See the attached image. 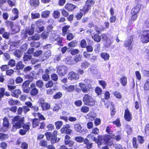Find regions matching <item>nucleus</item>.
<instances>
[{
	"label": "nucleus",
	"mask_w": 149,
	"mask_h": 149,
	"mask_svg": "<svg viewBox=\"0 0 149 149\" xmlns=\"http://www.w3.org/2000/svg\"><path fill=\"white\" fill-rule=\"evenodd\" d=\"M24 118H21L18 122H16L13 125L12 131L14 132L17 129L22 127L23 129H20L19 131V133L22 135L25 134L30 130L31 124L30 122L24 123Z\"/></svg>",
	"instance_id": "nucleus-1"
},
{
	"label": "nucleus",
	"mask_w": 149,
	"mask_h": 149,
	"mask_svg": "<svg viewBox=\"0 0 149 149\" xmlns=\"http://www.w3.org/2000/svg\"><path fill=\"white\" fill-rule=\"evenodd\" d=\"M70 26V25H67L63 26L61 29V35L63 37H66L67 40L70 41L72 40L74 37L73 33H70L69 29Z\"/></svg>",
	"instance_id": "nucleus-2"
},
{
	"label": "nucleus",
	"mask_w": 149,
	"mask_h": 149,
	"mask_svg": "<svg viewBox=\"0 0 149 149\" xmlns=\"http://www.w3.org/2000/svg\"><path fill=\"white\" fill-rule=\"evenodd\" d=\"M140 8L141 6L138 4L132 8L130 13L131 16L129 21L130 22H133L137 19Z\"/></svg>",
	"instance_id": "nucleus-3"
},
{
	"label": "nucleus",
	"mask_w": 149,
	"mask_h": 149,
	"mask_svg": "<svg viewBox=\"0 0 149 149\" xmlns=\"http://www.w3.org/2000/svg\"><path fill=\"white\" fill-rule=\"evenodd\" d=\"M75 140L79 143L84 142V143L86 145V147L87 149H90L92 147V143H89V140L86 138L84 139L81 136H77L74 138Z\"/></svg>",
	"instance_id": "nucleus-4"
},
{
	"label": "nucleus",
	"mask_w": 149,
	"mask_h": 149,
	"mask_svg": "<svg viewBox=\"0 0 149 149\" xmlns=\"http://www.w3.org/2000/svg\"><path fill=\"white\" fill-rule=\"evenodd\" d=\"M140 40L143 43L149 42V30H143L141 32Z\"/></svg>",
	"instance_id": "nucleus-5"
},
{
	"label": "nucleus",
	"mask_w": 149,
	"mask_h": 149,
	"mask_svg": "<svg viewBox=\"0 0 149 149\" xmlns=\"http://www.w3.org/2000/svg\"><path fill=\"white\" fill-rule=\"evenodd\" d=\"M93 2V0H87L85 5L82 9H80V11L84 15H85L88 11Z\"/></svg>",
	"instance_id": "nucleus-6"
},
{
	"label": "nucleus",
	"mask_w": 149,
	"mask_h": 149,
	"mask_svg": "<svg viewBox=\"0 0 149 149\" xmlns=\"http://www.w3.org/2000/svg\"><path fill=\"white\" fill-rule=\"evenodd\" d=\"M134 36H130L128 39L125 40L124 43V46L127 48L129 50H131L132 49V42L133 41Z\"/></svg>",
	"instance_id": "nucleus-7"
},
{
	"label": "nucleus",
	"mask_w": 149,
	"mask_h": 149,
	"mask_svg": "<svg viewBox=\"0 0 149 149\" xmlns=\"http://www.w3.org/2000/svg\"><path fill=\"white\" fill-rule=\"evenodd\" d=\"M79 86L83 93H87L90 91L91 88V84H88L86 85L82 82H80L79 84Z\"/></svg>",
	"instance_id": "nucleus-8"
},
{
	"label": "nucleus",
	"mask_w": 149,
	"mask_h": 149,
	"mask_svg": "<svg viewBox=\"0 0 149 149\" xmlns=\"http://www.w3.org/2000/svg\"><path fill=\"white\" fill-rule=\"evenodd\" d=\"M70 139V136L68 134H66L64 139V143L65 145H68L70 147H72L74 144V142Z\"/></svg>",
	"instance_id": "nucleus-9"
},
{
	"label": "nucleus",
	"mask_w": 149,
	"mask_h": 149,
	"mask_svg": "<svg viewBox=\"0 0 149 149\" xmlns=\"http://www.w3.org/2000/svg\"><path fill=\"white\" fill-rule=\"evenodd\" d=\"M70 126L68 124H66L63 125L61 129V133H65L67 134L70 135L72 130L70 129Z\"/></svg>",
	"instance_id": "nucleus-10"
},
{
	"label": "nucleus",
	"mask_w": 149,
	"mask_h": 149,
	"mask_svg": "<svg viewBox=\"0 0 149 149\" xmlns=\"http://www.w3.org/2000/svg\"><path fill=\"white\" fill-rule=\"evenodd\" d=\"M23 61L24 62L27 61L31 60L32 64H35L39 61L36 58H32V56L30 54H25L23 57Z\"/></svg>",
	"instance_id": "nucleus-11"
},
{
	"label": "nucleus",
	"mask_w": 149,
	"mask_h": 149,
	"mask_svg": "<svg viewBox=\"0 0 149 149\" xmlns=\"http://www.w3.org/2000/svg\"><path fill=\"white\" fill-rule=\"evenodd\" d=\"M124 117L125 120L128 122L131 121L132 119V114L128 108H126L125 110Z\"/></svg>",
	"instance_id": "nucleus-12"
},
{
	"label": "nucleus",
	"mask_w": 149,
	"mask_h": 149,
	"mask_svg": "<svg viewBox=\"0 0 149 149\" xmlns=\"http://www.w3.org/2000/svg\"><path fill=\"white\" fill-rule=\"evenodd\" d=\"M112 137L109 135L107 134L103 136V143L105 144H107L111 146L113 143L112 141H111Z\"/></svg>",
	"instance_id": "nucleus-13"
},
{
	"label": "nucleus",
	"mask_w": 149,
	"mask_h": 149,
	"mask_svg": "<svg viewBox=\"0 0 149 149\" xmlns=\"http://www.w3.org/2000/svg\"><path fill=\"white\" fill-rule=\"evenodd\" d=\"M67 71L66 67L64 66H60L57 69V72L61 76H64Z\"/></svg>",
	"instance_id": "nucleus-14"
},
{
	"label": "nucleus",
	"mask_w": 149,
	"mask_h": 149,
	"mask_svg": "<svg viewBox=\"0 0 149 149\" xmlns=\"http://www.w3.org/2000/svg\"><path fill=\"white\" fill-rule=\"evenodd\" d=\"M68 77L70 80H77L79 78V75L78 74L73 71H70L69 73Z\"/></svg>",
	"instance_id": "nucleus-15"
},
{
	"label": "nucleus",
	"mask_w": 149,
	"mask_h": 149,
	"mask_svg": "<svg viewBox=\"0 0 149 149\" xmlns=\"http://www.w3.org/2000/svg\"><path fill=\"white\" fill-rule=\"evenodd\" d=\"M31 90L30 91V94L33 96L36 95L38 93V90L36 88L35 84L34 83H32L30 85Z\"/></svg>",
	"instance_id": "nucleus-16"
},
{
	"label": "nucleus",
	"mask_w": 149,
	"mask_h": 149,
	"mask_svg": "<svg viewBox=\"0 0 149 149\" xmlns=\"http://www.w3.org/2000/svg\"><path fill=\"white\" fill-rule=\"evenodd\" d=\"M6 89L3 87L0 88V101L4 95L8 97L10 96V94L8 91H5Z\"/></svg>",
	"instance_id": "nucleus-17"
},
{
	"label": "nucleus",
	"mask_w": 149,
	"mask_h": 149,
	"mask_svg": "<svg viewBox=\"0 0 149 149\" xmlns=\"http://www.w3.org/2000/svg\"><path fill=\"white\" fill-rule=\"evenodd\" d=\"M44 100L41 99L40 100V103L41 104L43 110H46L49 109L50 108V104L47 102H44Z\"/></svg>",
	"instance_id": "nucleus-18"
},
{
	"label": "nucleus",
	"mask_w": 149,
	"mask_h": 149,
	"mask_svg": "<svg viewBox=\"0 0 149 149\" xmlns=\"http://www.w3.org/2000/svg\"><path fill=\"white\" fill-rule=\"evenodd\" d=\"M83 101L85 104L89 105V103L92 102V98L88 94H85L83 98Z\"/></svg>",
	"instance_id": "nucleus-19"
},
{
	"label": "nucleus",
	"mask_w": 149,
	"mask_h": 149,
	"mask_svg": "<svg viewBox=\"0 0 149 149\" xmlns=\"http://www.w3.org/2000/svg\"><path fill=\"white\" fill-rule=\"evenodd\" d=\"M13 13L15 15V16H12L11 18V19L14 21L19 17V12L18 10L16 8H13L12 10Z\"/></svg>",
	"instance_id": "nucleus-20"
},
{
	"label": "nucleus",
	"mask_w": 149,
	"mask_h": 149,
	"mask_svg": "<svg viewBox=\"0 0 149 149\" xmlns=\"http://www.w3.org/2000/svg\"><path fill=\"white\" fill-rule=\"evenodd\" d=\"M76 7V6L71 3H67L65 6V8L68 11H72Z\"/></svg>",
	"instance_id": "nucleus-21"
},
{
	"label": "nucleus",
	"mask_w": 149,
	"mask_h": 149,
	"mask_svg": "<svg viewBox=\"0 0 149 149\" xmlns=\"http://www.w3.org/2000/svg\"><path fill=\"white\" fill-rule=\"evenodd\" d=\"M57 134V131L55 130L53 132V135L50 140L52 144H54L56 142Z\"/></svg>",
	"instance_id": "nucleus-22"
},
{
	"label": "nucleus",
	"mask_w": 149,
	"mask_h": 149,
	"mask_svg": "<svg viewBox=\"0 0 149 149\" xmlns=\"http://www.w3.org/2000/svg\"><path fill=\"white\" fill-rule=\"evenodd\" d=\"M94 141L96 143L98 146L101 145L103 143V136L99 135L98 136L97 139L94 137Z\"/></svg>",
	"instance_id": "nucleus-23"
},
{
	"label": "nucleus",
	"mask_w": 149,
	"mask_h": 149,
	"mask_svg": "<svg viewBox=\"0 0 149 149\" xmlns=\"http://www.w3.org/2000/svg\"><path fill=\"white\" fill-rule=\"evenodd\" d=\"M63 38L61 37L59 35H58L57 38H54V41H57V44L60 46H63Z\"/></svg>",
	"instance_id": "nucleus-24"
},
{
	"label": "nucleus",
	"mask_w": 149,
	"mask_h": 149,
	"mask_svg": "<svg viewBox=\"0 0 149 149\" xmlns=\"http://www.w3.org/2000/svg\"><path fill=\"white\" fill-rule=\"evenodd\" d=\"M21 93V91L19 89H16L14 90L12 93L11 95L12 96L18 98Z\"/></svg>",
	"instance_id": "nucleus-25"
},
{
	"label": "nucleus",
	"mask_w": 149,
	"mask_h": 149,
	"mask_svg": "<svg viewBox=\"0 0 149 149\" xmlns=\"http://www.w3.org/2000/svg\"><path fill=\"white\" fill-rule=\"evenodd\" d=\"M51 55V54L50 51H47L45 52L42 57V60L44 61L45 60L48 59Z\"/></svg>",
	"instance_id": "nucleus-26"
},
{
	"label": "nucleus",
	"mask_w": 149,
	"mask_h": 149,
	"mask_svg": "<svg viewBox=\"0 0 149 149\" xmlns=\"http://www.w3.org/2000/svg\"><path fill=\"white\" fill-rule=\"evenodd\" d=\"M35 28V24H32L31 25V28L29 30L26 31L25 32L26 33L28 34L29 35H32L34 33Z\"/></svg>",
	"instance_id": "nucleus-27"
},
{
	"label": "nucleus",
	"mask_w": 149,
	"mask_h": 149,
	"mask_svg": "<svg viewBox=\"0 0 149 149\" xmlns=\"http://www.w3.org/2000/svg\"><path fill=\"white\" fill-rule=\"evenodd\" d=\"M24 65L22 61H18L16 64V69L17 70H22L24 68Z\"/></svg>",
	"instance_id": "nucleus-28"
},
{
	"label": "nucleus",
	"mask_w": 149,
	"mask_h": 149,
	"mask_svg": "<svg viewBox=\"0 0 149 149\" xmlns=\"http://www.w3.org/2000/svg\"><path fill=\"white\" fill-rule=\"evenodd\" d=\"M64 89L67 92H72L75 89V86L74 85H71L68 86H64Z\"/></svg>",
	"instance_id": "nucleus-29"
},
{
	"label": "nucleus",
	"mask_w": 149,
	"mask_h": 149,
	"mask_svg": "<svg viewBox=\"0 0 149 149\" xmlns=\"http://www.w3.org/2000/svg\"><path fill=\"white\" fill-rule=\"evenodd\" d=\"M29 3L31 6L36 7L39 4V0H30Z\"/></svg>",
	"instance_id": "nucleus-30"
},
{
	"label": "nucleus",
	"mask_w": 149,
	"mask_h": 149,
	"mask_svg": "<svg viewBox=\"0 0 149 149\" xmlns=\"http://www.w3.org/2000/svg\"><path fill=\"white\" fill-rule=\"evenodd\" d=\"M40 121L38 118H35L32 120V125L33 128H35L39 125Z\"/></svg>",
	"instance_id": "nucleus-31"
},
{
	"label": "nucleus",
	"mask_w": 149,
	"mask_h": 149,
	"mask_svg": "<svg viewBox=\"0 0 149 149\" xmlns=\"http://www.w3.org/2000/svg\"><path fill=\"white\" fill-rule=\"evenodd\" d=\"M120 82L122 86H125L127 84V78L125 76H123L120 79Z\"/></svg>",
	"instance_id": "nucleus-32"
},
{
	"label": "nucleus",
	"mask_w": 149,
	"mask_h": 149,
	"mask_svg": "<svg viewBox=\"0 0 149 149\" xmlns=\"http://www.w3.org/2000/svg\"><path fill=\"white\" fill-rule=\"evenodd\" d=\"M3 127L8 128L9 126V123L8 118L5 117L3 119Z\"/></svg>",
	"instance_id": "nucleus-33"
},
{
	"label": "nucleus",
	"mask_w": 149,
	"mask_h": 149,
	"mask_svg": "<svg viewBox=\"0 0 149 149\" xmlns=\"http://www.w3.org/2000/svg\"><path fill=\"white\" fill-rule=\"evenodd\" d=\"M62 93L58 92L53 96L52 98L54 100L59 99L62 97Z\"/></svg>",
	"instance_id": "nucleus-34"
},
{
	"label": "nucleus",
	"mask_w": 149,
	"mask_h": 149,
	"mask_svg": "<svg viewBox=\"0 0 149 149\" xmlns=\"http://www.w3.org/2000/svg\"><path fill=\"white\" fill-rule=\"evenodd\" d=\"M78 41L76 40L72 41L69 42L68 45V46L70 47H74L77 45Z\"/></svg>",
	"instance_id": "nucleus-35"
},
{
	"label": "nucleus",
	"mask_w": 149,
	"mask_h": 149,
	"mask_svg": "<svg viewBox=\"0 0 149 149\" xmlns=\"http://www.w3.org/2000/svg\"><path fill=\"white\" fill-rule=\"evenodd\" d=\"M50 13V12L49 10H45L42 12L41 15L42 17L46 18L49 17Z\"/></svg>",
	"instance_id": "nucleus-36"
},
{
	"label": "nucleus",
	"mask_w": 149,
	"mask_h": 149,
	"mask_svg": "<svg viewBox=\"0 0 149 149\" xmlns=\"http://www.w3.org/2000/svg\"><path fill=\"white\" fill-rule=\"evenodd\" d=\"M100 56L105 61H108L109 59V55L107 53L105 52L101 53L100 54Z\"/></svg>",
	"instance_id": "nucleus-37"
},
{
	"label": "nucleus",
	"mask_w": 149,
	"mask_h": 149,
	"mask_svg": "<svg viewBox=\"0 0 149 149\" xmlns=\"http://www.w3.org/2000/svg\"><path fill=\"white\" fill-rule=\"evenodd\" d=\"M132 143L133 147L135 149H137L139 147V145L137 143V139L136 137H134L132 139Z\"/></svg>",
	"instance_id": "nucleus-38"
},
{
	"label": "nucleus",
	"mask_w": 149,
	"mask_h": 149,
	"mask_svg": "<svg viewBox=\"0 0 149 149\" xmlns=\"http://www.w3.org/2000/svg\"><path fill=\"white\" fill-rule=\"evenodd\" d=\"M60 12L58 10L54 11L53 13V16L55 19H58L60 16Z\"/></svg>",
	"instance_id": "nucleus-39"
},
{
	"label": "nucleus",
	"mask_w": 149,
	"mask_h": 149,
	"mask_svg": "<svg viewBox=\"0 0 149 149\" xmlns=\"http://www.w3.org/2000/svg\"><path fill=\"white\" fill-rule=\"evenodd\" d=\"M114 96L117 98L121 99L122 98V95L118 91H115L113 93Z\"/></svg>",
	"instance_id": "nucleus-40"
},
{
	"label": "nucleus",
	"mask_w": 149,
	"mask_h": 149,
	"mask_svg": "<svg viewBox=\"0 0 149 149\" xmlns=\"http://www.w3.org/2000/svg\"><path fill=\"white\" fill-rule=\"evenodd\" d=\"M30 45L32 47H33L36 48H38L40 46V42H36L33 41L31 42Z\"/></svg>",
	"instance_id": "nucleus-41"
},
{
	"label": "nucleus",
	"mask_w": 149,
	"mask_h": 149,
	"mask_svg": "<svg viewBox=\"0 0 149 149\" xmlns=\"http://www.w3.org/2000/svg\"><path fill=\"white\" fill-rule=\"evenodd\" d=\"M46 136V139L47 141L50 140V139L53 135V133L52 134L51 132H46L45 134Z\"/></svg>",
	"instance_id": "nucleus-42"
},
{
	"label": "nucleus",
	"mask_w": 149,
	"mask_h": 149,
	"mask_svg": "<svg viewBox=\"0 0 149 149\" xmlns=\"http://www.w3.org/2000/svg\"><path fill=\"white\" fill-rule=\"evenodd\" d=\"M81 127L79 124H76L74 125V128L77 132H80L81 131Z\"/></svg>",
	"instance_id": "nucleus-43"
},
{
	"label": "nucleus",
	"mask_w": 149,
	"mask_h": 149,
	"mask_svg": "<svg viewBox=\"0 0 149 149\" xmlns=\"http://www.w3.org/2000/svg\"><path fill=\"white\" fill-rule=\"evenodd\" d=\"M94 40L97 42H100L101 40V36L98 34H95L94 35Z\"/></svg>",
	"instance_id": "nucleus-44"
},
{
	"label": "nucleus",
	"mask_w": 149,
	"mask_h": 149,
	"mask_svg": "<svg viewBox=\"0 0 149 149\" xmlns=\"http://www.w3.org/2000/svg\"><path fill=\"white\" fill-rule=\"evenodd\" d=\"M55 124L57 129L58 130L63 125L62 121H58L55 123Z\"/></svg>",
	"instance_id": "nucleus-45"
},
{
	"label": "nucleus",
	"mask_w": 149,
	"mask_h": 149,
	"mask_svg": "<svg viewBox=\"0 0 149 149\" xmlns=\"http://www.w3.org/2000/svg\"><path fill=\"white\" fill-rule=\"evenodd\" d=\"M105 28L104 27H102V28H99L97 26H95V31L98 34L101 33V32L102 31H103L104 30Z\"/></svg>",
	"instance_id": "nucleus-46"
},
{
	"label": "nucleus",
	"mask_w": 149,
	"mask_h": 149,
	"mask_svg": "<svg viewBox=\"0 0 149 149\" xmlns=\"http://www.w3.org/2000/svg\"><path fill=\"white\" fill-rule=\"evenodd\" d=\"M39 144L40 146L46 147L48 144L47 142L45 140H42L40 142Z\"/></svg>",
	"instance_id": "nucleus-47"
},
{
	"label": "nucleus",
	"mask_w": 149,
	"mask_h": 149,
	"mask_svg": "<svg viewBox=\"0 0 149 149\" xmlns=\"http://www.w3.org/2000/svg\"><path fill=\"white\" fill-rule=\"evenodd\" d=\"M80 45L82 48H85L87 46V42L85 39L82 40L80 42Z\"/></svg>",
	"instance_id": "nucleus-48"
},
{
	"label": "nucleus",
	"mask_w": 149,
	"mask_h": 149,
	"mask_svg": "<svg viewBox=\"0 0 149 149\" xmlns=\"http://www.w3.org/2000/svg\"><path fill=\"white\" fill-rule=\"evenodd\" d=\"M31 38L33 40H38L40 39V35L38 34H35L34 35L31 37Z\"/></svg>",
	"instance_id": "nucleus-49"
},
{
	"label": "nucleus",
	"mask_w": 149,
	"mask_h": 149,
	"mask_svg": "<svg viewBox=\"0 0 149 149\" xmlns=\"http://www.w3.org/2000/svg\"><path fill=\"white\" fill-rule=\"evenodd\" d=\"M112 123L116 127H120L121 126L120 120L119 118H117L116 120L113 121Z\"/></svg>",
	"instance_id": "nucleus-50"
},
{
	"label": "nucleus",
	"mask_w": 149,
	"mask_h": 149,
	"mask_svg": "<svg viewBox=\"0 0 149 149\" xmlns=\"http://www.w3.org/2000/svg\"><path fill=\"white\" fill-rule=\"evenodd\" d=\"M21 118H20V116H14L12 120V123H15V122H18Z\"/></svg>",
	"instance_id": "nucleus-51"
},
{
	"label": "nucleus",
	"mask_w": 149,
	"mask_h": 149,
	"mask_svg": "<svg viewBox=\"0 0 149 149\" xmlns=\"http://www.w3.org/2000/svg\"><path fill=\"white\" fill-rule=\"evenodd\" d=\"M144 89L145 91L149 90V79L146 80L144 85Z\"/></svg>",
	"instance_id": "nucleus-52"
},
{
	"label": "nucleus",
	"mask_w": 149,
	"mask_h": 149,
	"mask_svg": "<svg viewBox=\"0 0 149 149\" xmlns=\"http://www.w3.org/2000/svg\"><path fill=\"white\" fill-rule=\"evenodd\" d=\"M81 111L84 113H86L89 111V108L86 106L82 107L81 109Z\"/></svg>",
	"instance_id": "nucleus-53"
},
{
	"label": "nucleus",
	"mask_w": 149,
	"mask_h": 149,
	"mask_svg": "<svg viewBox=\"0 0 149 149\" xmlns=\"http://www.w3.org/2000/svg\"><path fill=\"white\" fill-rule=\"evenodd\" d=\"M40 15L38 13H31V17L32 19H36L40 17Z\"/></svg>",
	"instance_id": "nucleus-54"
},
{
	"label": "nucleus",
	"mask_w": 149,
	"mask_h": 149,
	"mask_svg": "<svg viewBox=\"0 0 149 149\" xmlns=\"http://www.w3.org/2000/svg\"><path fill=\"white\" fill-rule=\"evenodd\" d=\"M42 53V51L41 50L36 51L33 53V56L36 57H38L40 56Z\"/></svg>",
	"instance_id": "nucleus-55"
},
{
	"label": "nucleus",
	"mask_w": 149,
	"mask_h": 149,
	"mask_svg": "<svg viewBox=\"0 0 149 149\" xmlns=\"http://www.w3.org/2000/svg\"><path fill=\"white\" fill-rule=\"evenodd\" d=\"M90 65V64L88 62H85L81 63V67L83 69H86L88 68Z\"/></svg>",
	"instance_id": "nucleus-56"
},
{
	"label": "nucleus",
	"mask_w": 149,
	"mask_h": 149,
	"mask_svg": "<svg viewBox=\"0 0 149 149\" xmlns=\"http://www.w3.org/2000/svg\"><path fill=\"white\" fill-rule=\"evenodd\" d=\"M99 84L102 86L103 89H105L107 85L106 82L103 80H100L99 81Z\"/></svg>",
	"instance_id": "nucleus-57"
},
{
	"label": "nucleus",
	"mask_w": 149,
	"mask_h": 149,
	"mask_svg": "<svg viewBox=\"0 0 149 149\" xmlns=\"http://www.w3.org/2000/svg\"><path fill=\"white\" fill-rule=\"evenodd\" d=\"M8 138V134L0 133V139L1 141H3Z\"/></svg>",
	"instance_id": "nucleus-58"
},
{
	"label": "nucleus",
	"mask_w": 149,
	"mask_h": 149,
	"mask_svg": "<svg viewBox=\"0 0 149 149\" xmlns=\"http://www.w3.org/2000/svg\"><path fill=\"white\" fill-rule=\"evenodd\" d=\"M36 85L38 87L40 88L43 86V83L42 80H39L36 82Z\"/></svg>",
	"instance_id": "nucleus-59"
},
{
	"label": "nucleus",
	"mask_w": 149,
	"mask_h": 149,
	"mask_svg": "<svg viewBox=\"0 0 149 149\" xmlns=\"http://www.w3.org/2000/svg\"><path fill=\"white\" fill-rule=\"evenodd\" d=\"M51 78L52 79L55 81H57L58 79V76L56 74L53 73L51 75Z\"/></svg>",
	"instance_id": "nucleus-60"
},
{
	"label": "nucleus",
	"mask_w": 149,
	"mask_h": 149,
	"mask_svg": "<svg viewBox=\"0 0 149 149\" xmlns=\"http://www.w3.org/2000/svg\"><path fill=\"white\" fill-rule=\"evenodd\" d=\"M21 52L20 50L16 49L14 52V55L16 57L19 58L21 57Z\"/></svg>",
	"instance_id": "nucleus-61"
},
{
	"label": "nucleus",
	"mask_w": 149,
	"mask_h": 149,
	"mask_svg": "<svg viewBox=\"0 0 149 149\" xmlns=\"http://www.w3.org/2000/svg\"><path fill=\"white\" fill-rule=\"evenodd\" d=\"M18 101L16 100L15 101L13 100L12 99H10L8 102V104L12 106L15 104H16L18 103Z\"/></svg>",
	"instance_id": "nucleus-62"
},
{
	"label": "nucleus",
	"mask_w": 149,
	"mask_h": 149,
	"mask_svg": "<svg viewBox=\"0 0 149 149\" xmlns=\"http://www.w3.org/2000/svg\"><path fill=\"white\" fill-rule=\"evenodd\" d=\"M42 79L45 81H47L49 79V76L48 74H43L42 76Z\"/></svg>",
	"instance_id": "nucleus-63"
},
{
	"label": "nucleus",
	"mask_w": 149,
	"mask_h": 149,
	"mask_svg": "<svg viewBox=\"0 0 149 149\" xmlns=\"http://www.w3.org/2000/svg\"><path fill=\"white\" fill-rule=\"evenodd\" d=\"M20 148L22 149H28V145L26 142H23L21 144Z\"/></svg>",
	"instance_id": "nucleus-64"
}]
</instances>
